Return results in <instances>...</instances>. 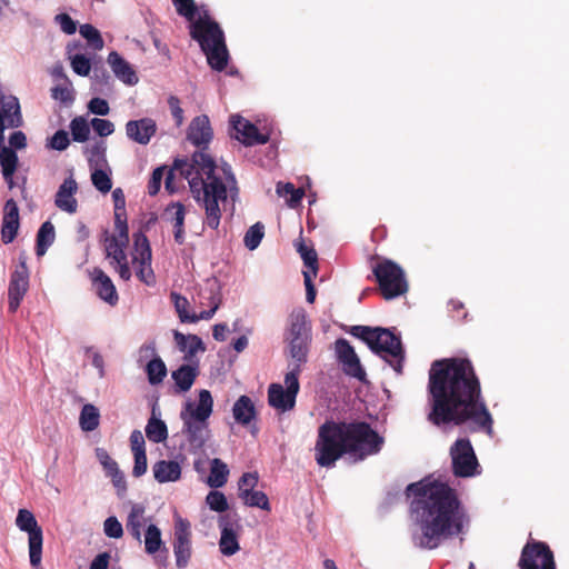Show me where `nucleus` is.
<instances>
[{"label": "nucleus", "instance_id": "nucleus-1", "mask_svg": "<svg viewBox=\"0 0 569 569\" xmlns=\"http://www.w3.org/2000/svg\"><path fill=\"white\" fill-rule=\"evenodd\" d=\"M427 420L438 427L469 426L471 431L493 433V418L482 396L481 382L468 358L435 360L427 386Z\"/></svg>", "mask_w": 569, "mask_h": 569}, {"label": "nucleus", "instance_id": "nucleus-2", "mask_svg": "<svg viewBox=\"0 0 569 569\" xmlns=\"http://www.w3.org/2000/svg\"><path fill=\"white\" fill-rule=\"evenodd\" d=\"M212 137V128L206 114L192 119L187 138L200 150L193 152L190 161L176 160L173 168L188 180L193 198L203 206V224L217 230L221 220L219 203L227 201L228 191L234 200L238 186L231 166L223 163L219 168L214 159L204 151Z\"/></svg>", "mask_w": 569, "mask_h": 569}, {"label": "nucleus", "instance_id": "nucleus-3", "mask_svg": "<svg viewBox=\"0 0 569 569\" xmlns=\"http://www.w3.org/2000/svg\"><path fill=\"white\" fill-rule=\"evenodd\" d=\"M412 497L410 510L416 517L420 533L413 542L422 549H436L441 542L463 530L468 521L456 491L447 483L425 478L406 488Z\"/></svg>", "mask_w": 569, "mask_h": 569}, {"label": "nucleus", "instance_id": "nucleus-4", "mask_svg": "<svg viewBox=\"0 0 569 569\" xmlns=\"http://www.w3.org/2000/svg\"><path fill=\"white\" fill-rule=\"evenodd\" d=\"M385 443L366 421H326L318 429L315 459L320 467L331 468L345 455L361 461L380 452Z\"/></svg>", "mask_w": 569, "mask_h": 569}, {"label": "nucleus", "instance_id": "nucleus-5", "mask_svg": "<svg viewBox=\"0 0 569 569\" xmlns=\"http://www.w3.org/2000/svg\"><path fill=\"white\" fill-rule=\"evenodd\" d=\"M190 22V36L199 43L208 64L216 71L224 70L229 61V52L219 23L207 13Z\"/></svg>", "mask_w": 569, "mask_h": 569}, {"label": "nucleus", "instance_id": "nucleus-6", "mask_svg": "<svg viewBox=\"0 0 569 569\" xmlns=\"http://www.w3.org/2000/svg\"><path fill=\"white\" fill-rule=\"evenodd\" d=\"M213 399L209 390L199 392V401L194 407L192 402L186 403V411L181 412L183 432L192 452L202 449L209 436L207 420L212 413Z\"/></svg>", "mask_w": 569, "mask_h": 569}, {"label": "nucleus", "instance_id": "nucleus-7", "mask_svg": "<svg viewBox=\"0 0 569 569\" xmlns=\"http://www.w3.org/2000/svg\"><path fill=\"white\" fill-rule=\"evenodd\" d=\"M350 332L363 340L376 355L383 357V353H387L397 359V363H391V366L397 372H401L405 351L400 337L396 336L390 329L380 327L353 326Z\"/></svg>", "mask_w": 569, "mask_h": 569}, {"label": "nucleus", "instance_id": "nucleus-8", "mask_svg": "<svg viewBox=\"0 0 569 569\" xmlns=\"http://www.w3.org/2000/svg\"><path fill=\"white\" fill-rule=\"evenodd\" d=\"M379 291L385 300H392L408 291L403 269L390 259H381L372 268Z\"/></svg>", "mask_w": 569, "mask_h": 569}, {"label": "nucleus", "instance_id": "nucleus-9", "mask_svg": "<svg viewBox=\"0 0 569 569\" xmlns=\"http://www.w3.org/2000/svg\"><path fill=\"white\" fill-rule=\"evenodd\" d=\"M286 389L280 383H271L268 388V403L270 407L286 412L296 406V398L300 390L298 369L288 371L284 376Z\"/></svg>", "mask_w": 569, "mask_h": 569}, {"label": "nucleus", "instance_id": "nucleus-10", "mask_svg": "<svg viewBox=\"0 0 569 569\" xmlns=\"http://www.w3.org/2000/svg\"><path fill=\"white\" fill-rule=\"evenodd\" d=\"M16 525L21 531L29 536V557L33 569H41L43 532L38 525L33 513L27 509H20L16 519Z\"/></svg>", "mask_w": 569, "mask_h": 569}, {"label": "nucleus", "instance_id": "nucleus-11", "mask_svg": "<svg viewBox=\"0 0 569 569\" xmlns=\"http://www.w3.org/2000/svg\"><path fill=\"white\" fill-rule=\"evenodd\" d=\"M450 457L456 477L469 478L477 473L479 463L469 439H457L450 448Z\"/></svg>", "mask_w": 569, "mask_h": 569}, {"label": "nucleus", "instance_id": "nucleus-12", "mask_svg": "<svg viewBox=\"0 0 569 569\" xmlns=\"http://www.w3.org/2000/svg\"><path fill=\"white\" fill-rule=\"evenodd\" d=\"M151 258V248L147 236L141 231L136 232L133 234L132 263L138 264L136 274L147 286L156 283Z\"/></svg>", "mask_w": 569, "mask_h": 569}, {"label": "nucleus", "instance_id": "nucleus-13", "mask_svg": "<svg viewBox=\"0 0 569 569\" xmlns=\"http://www.w3.org/2000/svg\"><path fill=\"white\" fill-rule=\"evenodd\" d=\"M128 243L129 239L116 238V236H110L107 230L104 231L103 244L106 258L124 281L131 278V270L126 253Z\"/></svg>", "mask_w": 569, "mask_h": 569}, {"label": "nucleus", "instance_id": "nucleus-14", "mask_svg": "<svg viewBox=\"0 0 569 569\" xmlns=\"http://www.w3.org/2000/svg\"><path fill=\"white\" fill-rule=\"evenodd\" d=\"M519 567L521 569H556L553 553L545 542L527 543L522 549Z\"/></svg>", "mask_w": 569, "mask_h": 569}, {"label": "nucleus", "instance_id": "nucleus-15", "mask_svg": "<svg viewBox=\"0 0 569 569\" xmlns=\"http://www.w3.org/2000/svg\"><path fill=\"white\" fill-rule=\"evenodd\" d=\"M170 298L174 305L176 311L178 313V317L181 322H190L194 323L199 320H208L213 317L216 311L219 309L221 303V298L218 292L213 288H210V296L208 297L209 303L211 305V308L209 310H203L199 315L197 313H190L188 311L189 308V301L186 297L177 293L171 292Z\"/></svg>", "mask_w": 569, "mask_h": 569}, {"label": "nucleus", "instance_id": "nucleus-16", "mask_svg": "<svg viewBox=\"0 0 569 569\" xmlns=\"http://www.w3.org/2000/svg\"><path fill=\"white\" fill-rule=\"evenodd\" d=\"M173 553L178 568L188 566L192 555L190 522L179 518L174 525Z\"/></svg>", "mask_w": 569, "mask_h": 569}, {"label": "nucleus", "instance_id": "nucleus-17", "mask_svg": "<svg viewBox=\"0 0 569 569\" xmlns=\"http://www.w3.org/2000/svg\"><path fill=\"white\" fill-rule=\"evenodd\" d=\"M29 289V270L26 261H20L11 273L8 287V309L16 312Z\"/></svg>", "mask_w": 569, "mask_h": 569}, {"label": "nucleus", "instance_id": "nucleus-18", "mask_svg": "<svg viewBox=\"0 0 569 569\" xmlns=\"http://www.w3.org/2000/svg\"><path fill=\"white\" fill-rule=\"evenodd\" d=\"M335 346L338 360L342 365L345 373L360 381H365L366 371L349 341L340 338L336 341Z\"/></svg>", "mask_w": 569, "mask_h": 569}, {"label": "nucleus", "instance_id": "nucleus-19", "mask_svg": "<svg viewBox=\"0 0 569 569\" xmlns=\"http://www.w3.org/2000/svg\"><path fill=\"white\" fill-rule=\"evenodd\" d=\"M218 525L221 530L219 540V548L222 555L232 556L239 551L240 546L238 541L237 530L240 528L237 516L231 517L230 515L220 516Z\"/></svg>", "mask_w": 569, "mask_h": 569}, {"label": "nucleus", "instance_id": "nucleus-20", "mask_svg": "<svg viewBox=\"0 0 569 569\" xmlns=\"http://www.w3.org/2000/svg\"><path fill=\"white\" fill-rule=\"evenodd\" d=\"M89 277L97 296L110 306H116L119 301V295L111 278L98 267L89 271Z\"/></svg>", "mask_w": 569, "mask_h": 569}, {"label": "nucleus", "instance_id": "nucleus-21", "mask_svg": "<svg viewBox=\"0 0 569 569\" xmlns=\"http://www.w3.org/2000/svg\"><path fill=\"white\" fill-rule=\"evenodd\" d=\"M231 126L236 131V138L246 146L263 144L269 137L259 132L258 128L240 116H232Z\"/></svg>", "mask_w": 569, "mask_h": 569}, {"label": "nucleus", "instance_id": "nucleus-22", "mask_svg": "<svg viewBox=\"0 0 569 569\" xmlns=\"http://www.w3.org/2000/svg\"><path fill=\"white\" fill-rule=\"evenodd\" d=\"M156 132L157 124L151 118L130 120L126 123L127 137L139 144H148Z\"/></svg>", "mask_w": 569, "mask_h": 569}, {"label": "nucleus", "instance_id": "nucleus-23", "mask_svg": "<svg viewBox=\"0 0 569 569\" xmlns=\"http://www.w3.org/2000/svg\"><path fill=\"white\" fill-rule=\"evenodd\" d=\"M19 208L13 199H8L3 207V218L1 226V240L3 243H11L19 230Z\"/></svg>", "mask_w": 569, "mask_h": 569}, {"label": "nucleus", "instance_id": "nucleus-24", "mask_svg": "<svg viewBox=\"0 0 569 569\" xmlns=\"http://www.w3.org/2000/svg\"><path fill=\"white\" fill-rule=\"evenodd\" d=\"M78 191L77 181L72 176L66 178L60 184L54 199V204L62 211L70 214L76 213L78 209V201L74 194Z\"/></svg>", "mask_w": 569, "mask_h": 569}, {"label": "nucleus", "instance_id": "nucleus-25", "mask_svg": "<svg viewBox=\"0 0 569 569\" xmlns=\"http://www.w3.org/2000/svg\"><path fill=\"white\" fill-rule=\"evenodd\" d=\"M108 63L110 64L114 76L123 83L133 86L138 82L139 79L136 71L118 52L112 51L109 53Z\"/></svg>", "mask_w": 569, "mask_h": 569}, {"label": "nucleus", "instance_id": "nucleus-26", "mask_svg": "<svg viewBox=\"0 0 569 569\" xmlns=\"http://www.w3.org/2000/svg\"><path fill=\"white\" fill-rule=\"evenodd\" d=\"M310 340L311 337L290 338V356L295 361L289 365V371L298 369V375L301 373L302 366L307 362Z\"/></svg>", "mask_w": 569, "mask_h": 569}, {"label": "nucleus", "instance_id": "nucleus-27", "mask_svg": "<svg viewBox=\"0 0 569 569\" xmlns=\"http://www.w3.org/2000/svg\"><path fill=\"white\" fill-rule=\"evenodd\" d=\"M154 479L159 483L173 482L181 477V467L173 460H159L152 466Z\"/></svg>", "mask_w": 569, "mask_h": 569}, {"label": "nucleus", "instance_id": "nucleus-28", "mask_svg": "<svg viewBox=\"0 0 569 569\" xmlns=\"http://www.w3.org/2000/svg\"><path fill=\"white\" fill-rule=\"evenodd\" d=\"M232 415L239 425L247 426L256 419V408L250 397L240 396L232 407Z\"/></svg>", "mask_w": 569, "mask_h": 569}, {"label": "nucleus", "instance_id": "nucleus-29", "mask_svg": "<svg viewBox=\"0 0 569 569\" xmlns=\"http://www.w3.org/2000/svg\"><path fill=\"white\" fill-rule=\"evenodd\" d=\"M18 164L19 159L17 152L9 147H2L0 149V166L2 176L10 189L13 188V174L17 171Z\"/></svg>", "mask_w": 569, "mask_h": 569}, {"label": "nucleus", "instance_id": "nucleus-30", "mask_svg": "<svg viewBox=\"0 0 569 569\" xmlns=\"http://www.w3.org/2000/svg\"><path fill=\"white\" fill-rule=\"evenodd\" d=\"M198 373L196 366L182 365L177 370L172 371V379L179 388V391L186 392L192 387Z\"/></svg>", "mask_w": 569, "mask_h": 569}, {"label": "nucleus", "instance_id": "nucleus-31", "mask_svg": "<svg viewBox=\"0 0 569 569\" xmlns=\"http://www.w3.org/2000/svg\"><path fill=\"white\" fill-rule=\"evenodd\" d=\"M144 550L149 555H156L159 551L168 555V549L161 538V531L153 523L149 525L144 531Z\"/></svg>", "mask_w": 569, "mask_h": 569}, {"label": "nucleus", "instance_id": "nucleus-32", "mask_svg": "<svg viewBox=\"0 0 569 569\" xmlns=\"http://www.w3.org/2000/svg\"><path fill=\"white\" fill-rule=\"evenodd\" d=\"M56 238L54 226L51 221L41 224L37 232L36 254L42 257L48 248L53 243Z\"/></svg>", "mask_w": 569, "mask_h": 569}, {"label": "nucleus", "instance_id": "nucleus-33", "mask_svg": "<svg viewBox=\"0 0 569 569\" xmlns=\"http://www.w3.org/2000/svg\"><path fill=\"white\" fill-rule=\"evenodd\" d=\"M144 430L147 438L154 443L163 442L168 438L167 425L154 416V409L152 410V416L149 418Z\"/></svg>", "mask_w": 569, "mask_h": 569}, {"label": "nucleus", "instance_id": "nucleus-34", "mask_svg": "<svg viewBox=\"0 0 569 569\" xmlns=\"http://www.w3.org/2000/svg\"><path fill=\"white\" fill-rule=\"evenodd\" d=\"M144 508L140 505H133L126 522L127 531L136 539L141 542V528L143 525Z\"/></svg>", "mask_w": 569, "mask_h": 569}, {"label": "nucleus", "instance_id": "nucleus-35", "mask_svg": "<svg viewBox=\"0 0 569 569\" xmlns=\"http://www.w3.org/2000/svg\"><path fill=\"white\" fill-rule=\"evenodd\" d=\"M174 339L179 348L187 352V358L196 356L198 351H204L206 347L202 340L196 335L184 336L181 332L174 333Z\"/></svg>", "mask_w": 569, "mask_h": 569}, {"label": "nucleus", "instance_id": "nucleus-36", "mask_svg": "<svg viewBox=\"0 0 569 569\" xmlns=\"http://www.w3.org/2000/svg\"><path fill=\"white\" fill-rule=\"evenodd\" d=\"M229 476L228 466L218 458L212 459L208 485L211 488H220L226 485Z\"/></svg>", "mask_w": 569, "mask_h": 569}, {"label": "nucleus", "instance_id": "nucleus-37", "mask_svg": "<svg viewBox=\"0 0 569 569\" xmlns=\"http://www.w3.org/2000/svg\"><path fill=\"white\" fill-rule=\"evenodd\" d=\"M107 144L103 140L94 142L90 148L87 149V160L90 169H99L107 166Z\"/></svg>", "mask_w": 569, "mask_h": 569}, {"label": "nucleus", "instance_id": "nucleus-38", "mask_svg": "<svg viewBox=\"0 0 569 569\" xmlns=\"http://www.w3.org/2000/svg\"><path fill=\"white\" fill-rule=\"evenodd\" d=\"M292 337H310V327L303 309L295 310L290 315V338Z\"/></svg>", "mask_w": 569, "mask_h": 569}, {"label": "nucleus", "instance_id": "nucleus-39", "mask_svg": "<svg viewBox=\"0 0 569 569\" xmlns=\"http://www.w3.org/2000/svg\"><path fill=\"white\" fill-rule=\"evenodd\" d=\"M100 413L93 405H84L80 412V427L83 431H93L98 428Z\"/></svg>", "mask_w": 569, "mask_h": 569}, {"label": "nucleus", "instance_id": "nucleus-40", "mask_svg": "<svg viewBox=\"0 0 569 569\" xmlns=\"http://www.w3.org/2000/svg\"><path fill=\"white\" fill-rule=\"evenodd\" d=\"M146 372L150 385H159L167 376V367L161 358L154 357L147 363Z\"/></svg>", "mask_w": 569, "mask_h": 569}, {"label": "nucleus", "instance_id": "nucleus-41", "mask_svg": "<svg viewBox=\"0 0 569 569\" xmlns=\"http://www.w3.org/2000/svg\"><path fill=\"white\" fill-rule=\"evenodd\" d=\"M51 98L63 104H71L74 101V91L69 79L51 89Z\"/></svg>", "mask_w": 569, "mask_h": 569}, {"label": "nucleus", "instance_id": "nucleus-42", "mask_svg": "<svg viewBox=\"0 0 569 569\" xmlns=\"http://www.w3.org/2000/svg\"><path fill=\"white\" fill-rule=\"evenodd\" d=\"M277 192L280 197H287L289 196L288 204L290 207H296L300 203L301 199L305 196V191L300 188H296L293 183L287 182L284 184L278 183L277 184Z\"/></svg>", "mask_w": 569, "mask_h": 569}, {"label": "nucleus", "instance_id": "nucleus-43", "mask_svg": "<svg viewBox=\"0 0 569 569\" xmlns=\"http://www.w3.org/2000/svg\"><path fill=\"white\" fill-rule=\"evenodd\" d=\"M73 141L86 142L90 136V127L83 117H76L70 122Z\"/></svg>", "mask_w": 569, "mask_h": 569}, {"label": "nucleus", "instance_id": "nucleus-44", "mask_svg": "<svg viewBox=\"0 0 569 569\" xmlns=\"http://www.w3.org/2000/svg\"><path fill=\"white\" fill-rule=\"evenodd\" d=\"M80 34L88 41V44L94 50H101L104 46L103 39L99 30L92 24L86 23L80 26Z\"/></svg>", "mask_w": 569, "mask_h": 569}, {"label": "nucleus", "instance_id": "nucleus-45", "mask_svg": "<svg viewBox=\"0 0 569 569\" xmlns=\"http://www.w3.org/2000/svg\"><path fill=\"white\" fill-rule=\"evenodd\" d=\"M264 236V226L261 222H257L251 226L243 238L244 246L249 250H254L260 244Z\"/></svg>", "mask_w": 569, "mask_h": 569}, {"label": "nucleus", "instance_id": "nucleus-46", "mask_svg": "<svg viewBox=\"0 0 569 569\" xmlns=\"http://www.w3.org/2000/svg\"><path fill=\"white\" fill-rule=\"evenodd\" d=\"M240 499L243 501L246 506L257 507L266 511L270 510L269 499L263 491L252 490L249 491L248 496L243 495L242 497H240Z\"/></svg>", "mask_w": 569, "mask_h": 569}, {"label": "nucleus", "instance_id": "nucleus-47", "mask_svg": "<svg viewBox=\"0 0 569 569\" xmlns=\"http://www.w3.org/2000/svg\"><path fill=\"white\" fill-rule=\"evenodd\" d=\"M298 252L300 253L305 266L310 269V273L317 277L318 273V256L313 248H308L302 242L298 246Z\"/></svg>", "mask_w": 569, "mask_h": 569}, {"label": "nucleus", "instance_id": "nucleus-48", "mask_svg": "<svg viewBox=\"0 0 569 569\" xmlns=\"http://www.w3.org/2000/svg\"><path fill=\"white\" fill-rule=\"evenodd\" d=\"M91 181L94 188L102 193L109 192L112 188L111 178L102 168L92 170Z\"/></svg>", "mask_w": 569, "mask_h": 569}, {"label": "nucleus", "instance_id": "nucleus-49", "mask_svg": "<svg viewBox=\"0 0 569 569\" xmlns=\"http://www.w3.org/2000/svg\"><path fill=\"white\" fill-rule=\"evenodd\" d=\"M259 481L257 472H244L238 481L239 498L254 490Z\"/></svg>", "mask_w": 569, "mask_h": 569}, {"label": "nucleus", "instance_id": "nucleus-50", "mask_svg": "<svg viewBox=\"0 0 569 569\" xmlns=\"http://www.w3.org/2000/svg\"><path fill=\"white\" fill-rule=\"evenodd\" d=\"M177 13L184 17L188 21H192L197 14V7L193 0H172Z\"/></svg>", "mask_w": 569, "mask_h": 569}, {"label": "nucleus", "instance_id": "nucleus-51", "mask_svg": "<svg viewBox=\"0 0 569 569\" xmlns=\"http://www.w3.org/2000/svg\"><path fill=\"white\" fill-rule=\"evenodd\" d=\"M206 500L213 511L224 512L229 508L227 498L221 491H210Z\"/></svg>", "mask_w": 569, "mask_h": 569}, {"label": "nucleus", "instance_id": "nucleus-52", "mask_svg": "<svg viewBox=\"0 0 569 569\" xmlns=\"http://www.w3.org/2000/svg\"><path fill=\"white\" fill-rule=\"evenodd\" d=\"M70 63H71L72 70L77 74H79L81 77L89 76L90 70H91V63H90V59L87 58L84 54H81V53L74 54L73 57H71Z\"/></svg>", "mask_w": 569, "mask_h": 569}, {"label": "nucleus", "instance_id": "nucleus-53", "mask_svg": "<svg viewBox=\"0 0 569 569\" xmlns=\"http://www.w3.org/2000/svg\"><path fill=\"white\" fill-rule=\"evenodd\" d=\"M166 212H172L171 221L173 222L174 228L184 226L186 208L181 202H173L169 204L166 209Z\"/></svg>", "mask_w": 569, "mask_h": 569}, {"label": "nucleus", "instance_id": "nucleus-54", "mask_svg": "<svg viewBox=\"0 0 569 569\" xmlns=\"http://www.w3.org/2000/svg\"><path fill=\"white\" fill-rule=\"evenodd\" d=\"M116 238L129 239L127 211L114 212Z\"/></svg>", "mask_w": 569, "mask_h": 569}, {"label": "nucleus", "instance_id": "nucleus-55", "mask_svg": "<svg viewBox=\"0 0 569 569\" xmlns=\"http://www.w3.org/2000/svg\"><path fill=\"white\" fill-rule=\"evenodd\" d=\"M104 533L110 538H121L123 536L122 525L116 517H109L103 523Z\"/></svg>", "mask_w": 569, "mask_h": 569}, {"label": "nucleus", "instance_id": "nucleus-56", "mask_svg": "<svg viewBox=\"0 0 569 569\" xmlns=\"http://www.w3.org/2000/svg\"><path fill=\"white\" fill-rule=\"evenodd\" d=\"M70 144L69 134L64 130H58L50 139L49 147L51 149L63 151L66 150Z\"/></svg>", "mask_w": 569, "mask_h": 569}, {"label": "nucleus", "instance_id": "nucleus-57", "mask_svg": "<svg viewBox=\"0 0 569 569\" xmlns=\"http://www.w3.org/2000/svg\"><path fill=\"white\" fill-rule=\"evenodd\" d=\"M54 22L66 34H73L77 31V22L68 13H59L54 17Z\"/></svg>", "mask_w": 569, "mask_h": 569}, {"label": "nucleus", "instance_id": "nucleus-58", "mask_svg": "<svg viewBox=\"0 0 569 569\" xmlns=\"http://www.w3.org/2000/svg\"><path fill=\"white\" fill-rule=\"evenodd\" d=\"M134 458V465L132 469V476L139 478L147 472V455L144 451L132 452Z\"/></svg>", "mask_w": 569, "mask_h": 569}, {"label": "nucleus", "instance_id": "nucleus-59", "mask_svg": "<svg viewBox=\"0 0 569 569\" xmlns=\"http://www.w3.org/2000/svg\"><path fill=\"white\" fill-rule=\"evenodd\" d=\"M91 126L100 137H107L114 130L113 123L110 120L100 118H93L91 120Z\"/></svg>", "mask_w": 569, "mask_h": 569}, {"label": "nucleus", "instance_id": "nucleus-60", "mask_svg": "<svg viewBox=\"0 0 569 569\" xmlns=\"http://www.w3.org/2000/svg\"><path fill=\"white\" fill-rule=\"evenodd\" d=\"M163 177V168H157L153 170L151 178L148 182V193L150 196H156L161 187V181Z\"/></svg>", "mask_w": 569, "mask_h": 569}, {"label": "nucleus", "instance_id": "nucleus-61", "mask_svg": "<svg viewBox=\"0 0 569 569\" xmlns=\"http://www.w3.org/2000/svg\"><path fill=\"white\" fill-rule=\"evenodd\" d=\"M89 110L98 116H107L110 111L107 100L101 98H93L88 104Z\"/></svg>", "mask_w": 569, "mask_h": 569}, {"label": "nucleus", "instance_id": "nucleus-62", "mask_svg": "<svg viewBox=\"0 0 569 569\" xmlns=\"http://www.w3.org/2000/svg\"><path fill=\"white\" fill-rule=\"evenodd\" d=\"M168 104L171 110V114L176 120L177 126L182 124L183 122V110L180 107V100L176 96H170L168 99Z\"/></svg>", "mask_w": 569, "mask_h": 569}, {"label": "nucleus", "instance_id": "nucleus-63", "mask_svg": "<svg viewBox=\"0 0 569 569\" xmlns=\"http://www.w3.org/2000/svg\"><path fill=\"white\" fill-rule=\"evenodd\" d=\"M97 457L107 472L114 471L118 467L117 461H114L104 449H97Z\"/></svg>", "mask_w": 569, "mask_h": 569}, {"label": "nucleus", "instance_id": "nucleus-64", "mask_svg": "<svg viewBox=\"0 0 569 569\" xmlns=\"http://www.w3.org/2000/svg\"><path fill=\"white\" fill-rule=\"evenodd\" d=\"M9 148L11 149H18V150H21V149H24L27 147V137L26 134L22 132V131H14L10 137H9Z\"/></svg>", "mask_w": 569, "mask_h": 569}]
</instances>
